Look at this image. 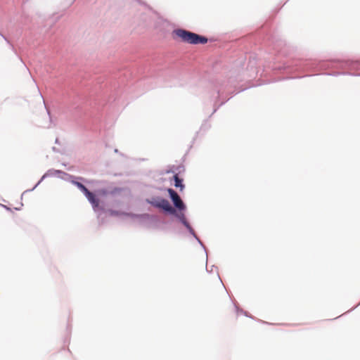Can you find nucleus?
Returning a JSON list of instances; mask_svg holds the SVG:
<instances>
[{
    "label": "nucleus",
    "mask_w": 360,
    "mask_h": 360,
    "mask_svg": "<svg viewBox=\"0 0 360 360\" xmlns=\"http://www.w3.org/2000/svg\"><path fill=\"white\" fill-rule=\"evenodd\" d=\"M174 34L182 41L188 44H205L207 42V39L205 37L197 34L195 33L183 29L175 30L174 31Z\"/></svg>",
    "instance_id": "f257e3e1"
},
{
    "label": "nucleus",
    "mask_w": 360,
    "mask_h": 360,
    "mask_svg": "<svg viewBox=\"0 0 360 360\" xmlns=\"http://www.w3.org/2000/svg\"><path fill=\"white\" fill-rule=\"evenodd\" d=\"M148 202L153 206L161 208L172 214H176L175 209L172 207L169 201L166 199L160 198H153L150 200H148Z\"/></svg>",
    "instance_id": "f03ea898"
},
{
    "label": "nucleus",
    "mask_w": 360,
    "mask_h": 360,
    "mask_svg": "<svg viewBox=\"0 0 360 360\" xmlns=\"http://www.w3.org/2000/svg\"><path fill=\"white\" fill-rule=\"evenodd\" d=\"M167 191L175 207L179 210H184L186 208L185 205L184 204L177 193L172 188H168Z\"/></svg>",
    "instance_id": "7ed1b4c3"
},
{
    "label": "nucleus",
    "mask_w": 360,
    "mask_h": 360,
    "mask_svg": "<svg viewBox=\"0 0 360 360\" xmlns=\"http://www.w3.org/2000/svg\"><path fill=\"white\" fill-rule=\"evenodd\" d=\"M85 196L91 202L94 208L98 207L99 206V200L95 196V195L93 193L89 191L87 193L85 194Z\"/></svg>",
    "instance_id": "20e7f679"
},
{
    "label": "nucleus",
    "mask_w": 360,
    "mask_h": 360,
    "mask_svg": "<svg viewBox=\"0 0 360 360\" xmlns=\"http://www.w3.org/2000/svg\"><path fill=\"white\" fill-rule=\"evenodd\" d=\"M174 179L175 187L179 188L180 190L182 191L183 188H184V186L182 184V179L179 177L178 174H175L174 176Z\"/></svg>",
    "instance_id": "39448f33"
},
{
    "label": "nucleus",
    "mask_w": 360,
    "mask_h": 360,
    "mask_svg": "<svg viewBox=\"0 0 360 360\" xmlns=\"http://www.w3.org/2000/svg\"><path fill=\"white\" fill-rule=\"evenodd\" d=\"M176 216L185 226H186L188 229H191L190 225L188 223V221H186V217L184 213H179V214H176Z\"/></svg>",
    "instance_id": "423d86ee"
},
{
    "label": "nucleus",
    "mask_w": 360,
    "mask_h": 360,
    "mask_svg": "<svg viewBox=\"0 0 360 360\" xmlns=\"http://www.w3.org/2000/svg\"><path fill=\"white\" fill-rule=\"evenodd\" d=\"M74 184L76 185L84 193V195L89 191L82 183L75 181Z\"/></svg>",
    "instance_id": "0eeeda50"
},
{
    "label": "nucleus",
    "mask_w": 360,
    "mask_h": 360,
    "mask_svg": "<svg viewBox=\"0 0 360 360\" xmlns=\"http://www.w3.org/2000/svg\"><path fill=\"white\" fill-rule=\"evenodd\" d=\"M100 192L102 193L103 194H105V192L104 191H101Z\"/></svg>",
    "instance_id": "6e6552de"
}]
</instances>
